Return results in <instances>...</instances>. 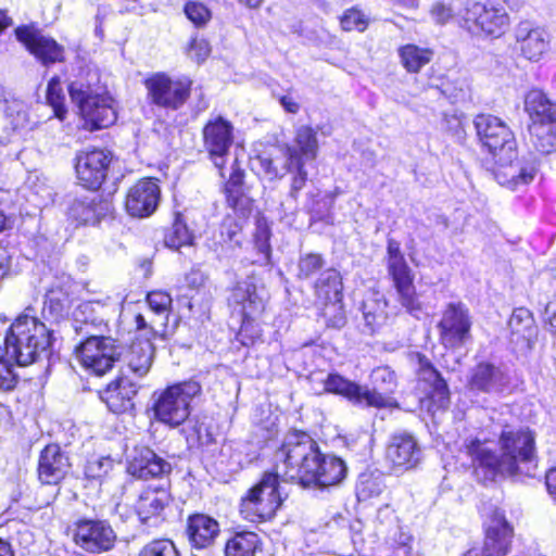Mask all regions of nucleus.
<instances>
[{"mask_svg": "<svg viewBox=\"0 0 556 556\" xmlns=\"http://www.w3.org/2000/svg\"><path fill=\"white\" fill-rule=\"evenodd\" d=\"M274 459L278 472L286 480L304 486L327 488L341 483L348 467L332 454H321L317 443L304 432H291L276 451Z\"/></svg>", "mask_w": 556, "mask_h": 556, "instance_id": "f257e3e1", "label": "nucleus"}, {"mask_svg": "<svg viewBox=\"0 0 556 556\" xmlns=\"http://www.w3.org/2000/svg\"><path fill=\"white\" fill-rule=\"evenodd\" d=\"M475 127L482 146L497 157L495 178L501 185L517 187L533 180L536 174L535 166L515 160L514 134L501 118L491 114H480L475 118Z\"/></svg>", "mask_w": 556, "mask_h": 556, "instance_id": "f03ea898", "label": "nucleus"}, {"mask_svg": "<svg viewBox=\"0 0 556 556\" xmlns=\"http://www.w3.org/2000/svg\"><path fill=\"white\" fill-rule=\"evenodd\" d=\"M500 454L488 441L471 440L467 444V452L473 464L485 469L486 478H494L497 473L515 475L519 464L531 462L534 454V437L522 428L506 427L498 440Z\"/></svg>", "mask_w": 556, "mask_h": 556, "instance_id": "7ed1b4c3", "label": "nucleus"}, {"mask_svg": "<svg viewBox=\"0 0 556 556\" xmlns=\"http://www.w3.org/2000/svg\"><path fill=\"white\" fill-rule=\"evenodd\" d=\"M68 93L79 109L86 129L106 128L115 123V101L106 87L100 84L97 72H88L86 78L80 77L72 81Z\"/></svg>", "mask_w": 556, "mask_h": 556, "instance_id": "20e7f679", "label": "nucleus"}, {"mask_svg": "<svg viewBox=\"0 0 556 556\" xmlns=\"http://www.w3.org/2000/svg\"><path fill=\"white\" fill-rule=\"evenodd\" d=\"M5 353L20 366L36 362L48 354L51 346V332L34 316L23 314L11 325L5 339Z\"/></svg>", "mask_w": 556, "mask_h": 556, "instance_id": "39448f33", "label": "nucleus"}, {"mask_svg": "<svg viewBox=\"0 0 556 556\" xmlns=\"http://www.w3.org/2000/svg\"><path fill=\"white\" fill-rule=\"evenodd\" d=\"M530 124L529 138L541 153H549L556 147V103L539 89L530 90L523 101Z\"/></svg>", "mask_w": 556, "mask_h": 556, "instance_id": "423d86ee", "label": "nucleus"}, {"mask_svg": "<svg viewBox=\"0 0 556 556\" xmlns=\"http://www.w3.org/2000/svg\"><path fill=\"white\" fill-rule=\"evenodd\" d=\"M280 478L286 480L275 465V471L265 472L262 479L242 497L240 514L245 520L261 522L275 516L282 503Z\"/></svg>", "mask_w": 556, "mask_h": 556, "instance_id": "0eeeda50", "label": "nucleus"}, {"mask_svg": "<svg viewBox=\"0 0 556 556\" xmlns=\"http://www.w3.org/2000/svg\"><path fill=\"white\" fill-rule=\"evenodd\" d=\"M231 301L239 306L242 314V324L238 332V340L244 346L254 345L261 338V329L253 324L265 307L266 291L254 276L241 281L233 289Z\"/></svg>", "mask_w": 556, "mask_h": 556, "instance_id": "6e6552de", "label": "nucleus"}, {"mask_svg": "<svg viewBox=\"0 0 556 556\" xmlns=\"http://www.w3.org/2000/svg\"><path fill=\"white\" fill-rule=\"evenodd\" d=\"M387 270L401 306L412 316L420 318L425 307L416 292L415 275L401 251L400 243L394 239H390L387 245Z\"/></svg>", "mask_w": 556, "mask_h": 556, "instance_id": "1a4fd4ad", "label": "nucleus"}, {"mask_svg": "<svg viewBox=\"0 0 556 556\" xmlns=\"http://www.w3.org/2000/svg\"><path fill=\"white\" fill-rule=\"evenodd\" d=\"M201 390L200 383L194 380L169 386L155 399V418L172 427L181 425L190 415L191 401L200 395Z\"/></svg>", "mask_w": 556, "mask_h": 556, "instance_id": "9d476101", "label": "nucleus"}, {"mask_svg": "<svg viewBox=\"0 0 556 556\" xmlns=\"http://www.w3.org/2000/svg\"><path fill=\"white\" fill-rule=\"evenodd\" d=\"M458 14L462 26L477 36L500 37L509 25L505 9L491 2L467 0Z\"/></svg>", "mask_w": 556, "mask_h": 556, "instance_id": "9b49d317", "label": "nucleus"}, {"mask_svg": "<svg viewBox=\"0 0 556 556\" xmlns=\"http://www.w3.org/2000/svg\"><path fill=\"white\" fill-rule=\"evenodd\" d=\"M144 85L152 103L177 110L190 97L192 80L187 76L170 77L164 73H156L148 77Z\"/></svg>", "mask_w": 556, "mask_h": 556, "instance_id": "f8f14e48", "label": "nucleus"}, {"mask_svg": "<svg viewBox=\"0 0 556 556\" xmlns=\"http://www.w3.org/2000/svg\"><path fill=\"white\" fill-rule=\"evenodd\" d=\"M77 356L86 369L102 376L121 356V348L110 337L91 334L77 348Z\"/></svg>", "mask_w": 556, "mask_h": 556, "instance_id": "ddd939ff", "label": "nucleus"}, {"mask_svg": "<svg viewBox=\"0 0 556 556\" xmlns=\"http://www.w3.org/2000/svg\"><path fill=\"white\" fill-rule=\"evenodd\" d=\"M233 131L231 122L219 115L211 117L202 130L204 148L222 177H225L223 169L233 143Z\"/></svg>", "mask_w": 556, "mask_h": 556, "instance_id": "4468645a", "label": "nucleus"}, {"mask_svg": "<svg viewBox=\"0 0 556 556\" xmlns=\"http://www.w3.org/2000/svg\"><path fill=\"white\" fill-rule=\"evenodd\" d=\"M115 541L114 530L104 520L80 519L75 525L74 542L88 553L108 552Z\"/></svg>", "mask_w": 556, "mask_h": 556, "instance_id": "2eb2a0df", "label": "nucleus"}, {"mask_svg": "<svg viewBox=\"0 0 556 556\" xmlns=\"http://www.w3.org/2000/svg\"><path fill=\"white\" fill-rule=\"evenodd\" d=\"M112 155L104 149H86L76 155V175L83 186L96 190L104 181Z\"/></svg>", "mask_w": 556, "mask_h": 556, "instance_id": "dca6fc26", "label": "nucleus"}, {"mask_svg": "<svg viewBox=\"0 0 556 556\" xmlns=\"http://www.w3.org/2000/svg\"><path fill=\"white\" fill-rule=\"evenodd\" d=\"M440 340L446 348H458L470 338L471 321L468 311L462 304L451 303L438 325Z\"/></svg>", "mask_w": 556, "mask_h": 556, "instance_id": "f3484780", "label": "nucleus"}, {"mask_svg": "<svg viewBox=\"0 0 556 556\" xmlns=\"http://www.w3.org/2000/svg\"><path fill=\"white\" fill-rule=\"evenodd\" d=\"M16 38L42 65L63 62L64 47L59 45L52 37L43 35L31 26H22L15 30Z\"/></svg>", "mask_w": 556, "mask_h": 556, "instance_id": "a211bd4d", "label": "nucleus"}, {"mask_svg": "<svg viewBox=\"0 0 556 556\" xmlns=\"http://www.w3.org/2000/svg\"><path fill=\"white\" fill-rule=\"evenodd\" d=\"M513 533V527L506 520L504 513L495 509L485 530L481 554L471 549L466 556H506L510 549Z\"/></svg>", "mask_w": 556, "mask_h": 556, "instance_id": "6ab92c4d", "label": "nucleus"}, {"mask_svg": "<svg viewBox=\"0 0 556 556\" xmlns=\"http://www.w3.org/2000/svg\"><path fill=\"white\" fill-rule=\"evenodd\" d=\"M372 388L363 386L365 407L388 408L397 406L393 393L396 389V376L387 366L375 368L370 374Z\"/></svg>", "mask_w": 556, "mask_h": 556, "instance_id": "aec40b11", "label": "nucleus"}, {"mask_svg": "<svg viewBox=\"0 0 556 556\" xmlns=\"http://www.w3.org/2000/svg\"><path fill=\"white\" fill-rule=\"evenodd\" d=\"M161 189L155 178H143L131 186L127 192L125 207L134 217L152 215L160 202Z\"/></svg>", "mask_w": 556, "mask_h": 556, "instance_id": "412c9836", "label": "nucleus"}, {"mask_svg": "<svg viewBox=\"0 0 556 556\" xmlns=\"http://www.w3.org/2000/svg\"><path fill=\"white\" fill-rule=\"evenodd\" d=\"M416 359L418 364V388L438 409L446 408L450 403V390L446 381L425 355L418 353Z\"/></svg>", "mask_w": 556, "mask_h": 556, "instance_id": "4be33fe9", "label": "nucleus"}, {"mask_svg": "<svg viewBox=\"0 0 556 556\" xmlns=\"http://www.w3.org/2000/svg\"><path fill=\"white\" fill-rule=\"evenodd\" d=\"M170 471V464L148 446H136L127 456V472L139 479L162 478Z\"/></svg>", "mask_w": 556, "mask_h": 556, "instance_id": "5701e85b", "label": "nucleus"}, {"mask_svg": "<svg viewBox=\"0 0 556 556\" xmlns=\"http://www.w3.org/2000/svg\"><path fill=\"white\" fill-rule=\"evenodd\" d=\"M514 35L520 53L529 61H540L548 50L549 35L543 27L522 21L516 25Z\"/></svg>", "mask_w": 556, "mask_h": 556, "instance_id": "b1692460", "label": "nucleus"}, {"mask_svg": "<svg viewBox=\"0 0 556 556\" xmlns=\"http://www.w3.org/2000/svg\"><path fill=\"white\" fill-rule=\"evenodd\" d=\"M386 458L394 470L405 471L418 464L420 450L410 434L406 432L394 433L387 446Z\"/></svg>", "mask_w": 556, "mask_h": 556, "instance_id": "393cba45", "label": "nucleus"}, {"mask_svg": "<svg viewBox=\"0 0 556 556\" xmlns=\"http://www.w3.org/2000/svg\"><path fill=\"white\" fill-rule=\"evenodd\" d=\"M121 312V302L111 296L81 302L74 311L76 323L90 324L94 327H106L109 319Z\"/></svg>", "mask_w": 556, "mask_h": 556, "instance_id": "a878e982", "label": "nucleus"}, {"mask_svg": "<svg viewBox=\"0 0 556 556\" xmlns=\"http://www.w3.org/2000/svg\"><path fill=\"white\" fill-rule=\"evenodd\" d=\"M510 383V377L506 369L488 362L479 363L469 377L471 390L485 393H501Z\"/></svg>", "mask_w": 556, "mask_h": 556, "instance_id": "bb28decb", "label": "nucleus"}, {"mask_svg": "<svg viewBox=\"0 0 556 556\" xmlns=\"http://www.w3.org/2000/svg\"><path fill=\"white\" fill-rule=\"evenodd\" d=\"M70 460L58 444L47 445L38 460V478L43 484H58L70 469Z\"/></svg>", "mask_w": 556, "mask_h": 556, "instance_id": "cd10ccee", "label": "nucleus"}, {"mask_svg": "<svg viewBox=\"0 0 556 556\" xmlns=\"http://www.w3.org/2000/svg\"><path fill=\"white\" fill-rule=\"evenodd\" d=\"M137 392L138 387L135 382L127 377H121L108 384L100 392V397L111 412L122 414L134 408V397Z\"/></svg>", "mask_w": 556, "mask_h": 556, "instance_id": "c85d7f7f", "label": "nucleus"}, {"mask_svg": "<svg viewBox=\"0 0 556 556\" xmlns=\"http://www.w3.org/2000/svg\"><path fill=\"white\" fill-rule=\"evenodd\" d=\"M186 534L192 547L206 548L219 534L218 522L205 514H194L187 520Z\"/></svg>", "mask_w": 556, "mask_h": 556, "instance_id": "c756f323", "label": "nucleus"}, {"mask_svg": "<svg viewBox=\"0 0 556 556\" xmlns=\"http://www.w3.org/2000/svg\"><path fill=\"white\" fill-rule=\"evenodd\" d=\"M111 211L112 205L109 201L99 195H92L74 200L70 207V215L80 224L96 225Z\"/></svg>", "mask_w": 556, "mask_h": 556, "instance_id": "7c9ffc66", "label": "nucleus"}, {"mask_svg": "<svg viewBox=\"0 0 556 556\" xmlns=\"http://www.w3.org/2000/svg\"><path fill=\"white\" fill-rule=\"evenodd\" d=\"M318 152V140L316 131L309 126H301L298 128L293 144L286 146V162H292V155L300 163L315 160Z\"/></svg>", "mask_w": 556, "mask_h": 556, "instance_id": "2f4dec72", "label": "nucleus"}, {"mask_svg": "<svg viewBox=\"0 0 556 556\" xmlns=\"http://www.w3.org/2000/svg\"><path fill=\"white\" fill-rule=\"evenodd\" d=\"M154 346L150 340L134 341L125 354L124 361L129 370L138 377L146 376L152 366Z\"/></svg>", "mask_w": 556, "mask_h": 556, "instance_id": "473e14b6", "label": "nucleus"}, {"mask_svg": "<svg viewBox=\"0 0 556 556\" xmlns=\"http://www.w3.org/2000/svg\"><path fill=\"white\" fill-rule=\"evenodd\" d=\"M400 62L408 73H419L433 59L434 51L429 47L407 43L397 49Z\"/></svg>", "mask_w": 556, "mask_h": 556, "instance_id": "72a5a7b5", "label": "nucleus"}, {"mask_svg": "<svg viewBox=\"0 0 556 556\" xmlns=\"http://www.w3.org/2000/svg\"><path fill=\"white\" fill-rule=\"evenodd\" d=\"M169 503V494L164 489H148L137 502V511L142 520L159 516Z\"/></svg>", "mask_w": 556, "mask_h": 556, "instance_id": "f704fd0d", "label": "nucleus"}, {"mask_svg": "<svg viewBox=\"0 0 556 556\" xmlns=\"http://www.w3.org/2000/svg\"><path fill=\"white\" fill-rule=\"evenodd\" d=\"M325 390L330 393L339 394L348 399L354 405L365 407V401L363 396V386L350 381L344 377L331 374L325 380Z\"/></svg>", "mask_w": 556, "mask_h": 556, "instance_id": "c9c22d12", "label": "nucleus"}, {"mask_svg": "<svg viewBox=\"0 0 556 556\" xmlns=\"http://www.w3.org/2000/svg\"><path fill=\"white\" fill-rule=\"evenodd\" d=\"M387 301L379 292H372L363 302V317L365 326L370 333H374L387 318Z\"/></svg>", "mask_w": 556, "mask_h": 556, "instance_id": "e433bc0d", "label": "nucleus"}, {"mask_svg": "<svg viewBox=\"0 0 556 556\" xmlns=\"http://www.w3.org/2000/svg\"><path fill=\"white\" fill-rule=\"evenodd\" d=\"M243 178L244 172L239 167L238 160L235 159L229 178L225 185L227 202L235 210L244 207L249 202L242 191Z\"/></svg>", "mask_w": 556, "mask_h": 556, "instance_id": "4c0bfd02", "label": "nucleus"}, {"mask_svg": "<svg viewBox=\"0 0 556 556\" xmlns=\"http://www.w3.org/2000/svg\"><path fill=\"white\" fill-rule=\"evenodd\" d=\"M316 295L320 301L342 299V279L336 269L324 271L315 285Z\"/></svg>", "mask_w": 556, "mask_h": 556, "instance_id": "58836bf2", "label": "nucleus"}, {"mask_svg": "<svg viewBox=\"0 0 556 556\" xmlns=\"http://www.w3.org/2000/svg\"><path fill=\"white\" fill-rule=\"evenodd\" d=\"M258 543L260 539L256 533L250 531L238 532L228 540L225 554L226 556H254Z\"/></svg>", "mask_w": 556, "mask_h": 556, "instance_id": "ea45409f", "label": "nucleus"}, {"mask_svg": "<svg viewBox=\"0 0 556 556\" xmlns=\"http://www.w3.org/2000/svg\"><path fill=\"white\" fill-rule=\"evenodd\" d=\"M508 326L513 334L529 340L534 332V319L531 312L525 307L514 309Z\"/></svg>", "mask_w": 556, "mask_h": 556, "instance_id": "a19ab883", "label": "nucleus"}, {"mask_svg": "<svg viewBox=\"0 0 556 556\" xmlns=\"http://www.w3.org/2000/svg\"><path fill=\"white\" fill-rule=\"evenodd\" d=\"M192 238V233L182 220L181 215L177 214L172 228L165 235L164 242L166 247L179 250L184 245L191 244Z\"/></svg>", "mask_w": 556, "mask_h": 556, "instance_id": "79ce46f5", "label": "nucleus"}, {"mask_svg": "<svg viewBox=\"0 0 556 556\" xmlns=\"http://www.w3.org/2000/svg\"><path fill=\"white\" fill-rule=\"evenodd\" d=\"M324 306L320 312L325 324L329 328L340 329L346 324V315L342 299L323 301Z\"/></svg>", "mask_w": 556, "mask_h": 556, "instance_id": "37998d69", "label": "nucleus"}, {"mask_svg": "<svg viewBox=\"0 0 556 556\" xmlns=\"http://www.w3.org/2000/svg\"><path fill=\"white\" fill-rule=\"evenodd\" d=\"M270 230L266 222L257 220L256 229L254 232V245L258 252V257L254 260V263H258L261 265H267L270 261Z\"/></svg>", "mask_w": 556, "mask_h": 556, "instance_id": "c03bdc74", "label": "nucleus"}, {"mask_svg": "<svg viewBox=\"0 0 556 556\" xmlns=\"http://www.w3.org/2000/svg\"><path fill=\"white\" fill-rule=\"evenodd\" d=\"M292 162H286V170L292 175L289 199L296 201L299 192L304 188L307 181V172L304 169V164L295 160L294 154L292 155Z\"/></svg>", "mask_w": 556, "mask_h": 556, "instance_id": "a18cd8bd", "label": "nucleus"}, {"mask_svg": "<svg viewBox=\"0 0 556 556\" xmlns=\"http://www.w3.org/2000/svg\"><path fill=\"white\" fill-rule=\"evenodd\" d=\"M70 305L68 294L61 289H52L46 295L45 309H48L55 318L62 317L68 311Z\"/></svg>", "mask_w": 556, "mask_h": 556, "instance_id": "49530a36", "label": "nucleus"}, {"mask_svg": "<svg viewBox=\"0 0 556 556\" xmlns=\"http://www.w3.org/2000/svg\"><path fill=\"white\" fill-rule=\"evenodd\" d=\"M47 101L53 109L54 116L59 119H64L66 115V109L64 106V94L61 87L59 77H53L47 88Z\"/></svg>", "mask_w": 556, "mask_h": 556, "instance_id": "de8ad7c7", "label": "nucleus"}, {"mask_svg": "<svg viewBox=\"0 0 556 556\" xmlns=\"http://www.w3.org/2000/svg\"><path fill=\"white\" fill-rule=\"evenodd\" d=\"M390 556H422L415 547L414 538L399 529L393 539L392 552Z\"/></svg>", "mask_w": 556, "mask_h": 556, "instance_id": "09e8293b", "label": "nucleus"}, {"mask_svg": "<svg viewBox=\"0 0 556 556\" xmlns=\"http://www.w3.org/2000/svg\"><path fill=\"white\" fill-rule=\"evenodd\" d=\"M138 556H180V554L173 541L159 539L146 544Z\"/></svg>", "mask_w": 556, "mask_h": 556, "instance_id": "8fccbe9b", "label": "nucleus"}, {"mask_svg": "<svg viewBox=\"0 0 556 556\" xmlns=\"http://www.w3.org/2000/svg\"><path fill=\"white\" fill-rule=\"evenodd\" d=\"M114 466L110 456L93 457L88 459L85 466V475L88 479H100L106 476Z\"/></svg>", "mask_w": 556, "mask_h": 556, "instance_id": "3c124183", "label": "nucleus"}, {"mask_svg": "<svg viewBox=\"0 0 556 556\" xmlns=\"http://www.w3.org/2000/svg\"><path fill=\"white\" fill-rule=\"evenodd\" d=\"M341 27L346 31H364L368 26L367 16L359 10L352 8L344 11L340 20Z\"/></svg>", "mask_w": 556, "mask_h": 556, "instance_id": "603ef678", "label": "nucleus"}, {"mask_svg": "<svg viewBox=\"0 0 556 556\" xmlns=\"http://www.w3.org/2000/svg\"><path fill=\"white\" fill-rule=\"evenodd\" d=\"M185 13L197 27L204 26L211 20L210 10L200 2H187Z\"/></svg>", "mask_w": 556, "mask_h": 556, "instance_id": "864d4df0", "label": "nucleus"}, {"mask_svg": "<svg viewBox=\"0 0 556 556\" xmlns=\"http://www.w3.org/2000/svg\"><path fill=\"white\" fill-rule=\"evenodd\" d=\"M324 265V260L319 254H306L299 261V276L301 278H308L314 273L319 270Z\"/></svg>", "mask_w": 556, "mask_h": 556, "instance_id": "5fc2aeb1", "label": "nucleus"}, {"mask_svg": "<svg viewBox=\"0 0 556 556\" xmlns=\"http://www.w3.org/2000/svg\"><path fill=\"white\" fill-rule=\"evenodd\" d=\"M430 15L434 23L444 25L455 16V10L450 3L438 1L432 4Z\"/></svg>", "mask_w": 556, "mask_h": 556, "instance_id": "6e6d98bb", "label": "nucleus"}, {"mask_svg": "<svg viewBox=\"0 0 556 556\" xmlns=\"http://www.w3.org/2000/svg\"><path fill=\"white\" fill-rule=\"evenodd\" d=\"M222 236L235 244L241 242L242 224L233 217H226L222 224Z\"/></svg>", "mask_w": 556, "mask_h": 556, "instance_id": "4d7b16f0", "label": "nucleus"}, {"mask_svg": "<svg viewBox=\"0 0 556 556\" xmlns=\"http://www.w3.org/2000/svg\"><path fill=\"white\" fill-rule=\"evenodd\" d=\"M147 302L153 312L161 314L165 313L169 308L172 298L166 292L153 291L148 294Z\"/></svg>", "mask_w": 556, "mask_h": 556, "instance_id": "13d9d810", "label": "nucleus"}, {"mask_svg": "<svg viewBox=\"0 0 556 556\" xmlns=\"http://www.w3.org/2000/svg\"><path fill=\"white\" fill-rule=\"evenodd\" d=\"M211 53L210 43L205 39H192L188 49V55L198 63L207 59Z\"/></svg>", "mask_w": 556, "mask_h": 556, "instance_id": "bf43d9fd", "label": "nucleus"}, {"mask_svg": "<svg viewBox=\"0 0 556 556\" xmlns=\"http://www.w3.org/2000/svg\"><path fill=\"white\" fill-rule=\"evenodd\" d=\"M16 383V376L12 365L7 361H0V389L12 390Z\"/></svg>", "mask_w": 556, "mask_h": 556, "instance_id": "052dcab7", "label": "nucleus"}, {"mask_svg": "<svg viewBox=\"0 0 556 556\" xmlns=\"http://www.w3.org/2000/svg\"><path fill=\"white\" fill-rule=\"evenodd\" d=\"M206 276L198 268H192L186 275V282L190 289L199 290L201 287L204 286Z\"/></svg>", "mask_w": 556, "mask_h": 556, "instance_id": "680f3d73", "label": "nucleus"}, {"mask_svg": "<svg viewBox=\"0 0 556 556\" xmlns=\"http://www.w3.org/2000/svg\"><path fill=\"white\" fill-rule=\"evenodd\" d=\"M377 519L381 522H394L396 517L394 516V511L390 508L389 505L380 507L377 513Z\"/></svg>", "mask_w": 556, "mask_h": 556, "instance_id": "e2e57ef3", "label": "nucleus"}, {"mask_svg": "<svg viewBox=\"0 0 556 556\" xmlns=\"http://www.w3.org/2000/svg\"><path fill=\"white\" fill-rule=\"evenodd\" d=\"M258 162H260V165H261L262 169L267 175H269L271 177H277L278 176V169L274 165V162H273V160L270 157L261 156V157H258Z\"/></svg>", "mask_w": 556, "mask_h": 556, "instance_id": "0e129e2a", "label": "nucleus"}, {"mask_svg": "<svg viewBox=\"0 0 556 556\" xmlns=\"http://www.w3.org/2000/svg\"><path fill=\"white\" fill-rule=\"evenodd\" d=\"M545 484L548 493L556 497V468H552L546 472Z\"/></svg>", "mask_w": 556, "mask_h": 556, "instance_id": "69168bd1", "label": "nucleus"}, {"mask_svg": "<svg viewBox=\"0 0 556 556\" xmlns=\"http://www.w3.org/2000/svg\"><path fill=\"white\" fill-rule=\"evenodd\" d=\"M280 104L289 113L295 114L300 110L299 103L292 97H289V96L281 97Z\"/></svg>", "mask_w": 556, "mask_h": 556, "instance_id": "338daca9", "label": "nucleus"}, {"mask_svg": "<svg viewBox=\"0 0 556 556\" xmlns=\"http://www.w3.org/2000/svg\"><path fill=\"white\" fill-rule=\"evenodd\" d=\"M0 279L4 278L10 268V260L5 251L0 250Z\"/></svg>", "mask_w": 556, "mask_h": 556, "instance_id": "774afa93", "label": "nucleus"}]
</instances>
